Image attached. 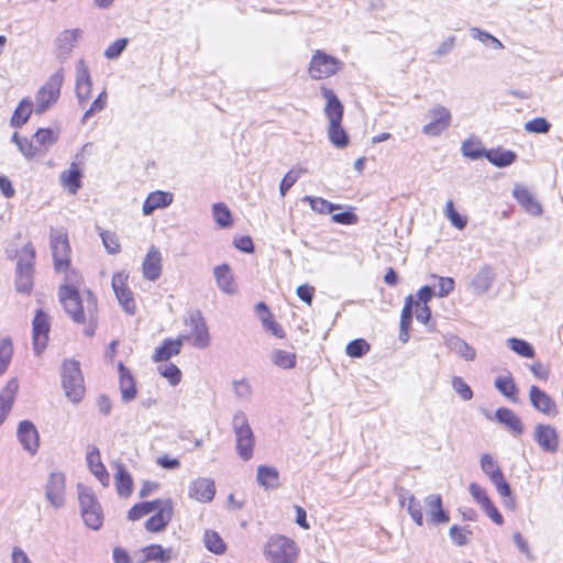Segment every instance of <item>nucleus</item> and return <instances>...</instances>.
<instances>
[{"instance_id":"473e14b6","label":"nucleus","mask_w":563,"mask_h":563,"mask_svg":"<svg viewBox=\"0 0 563 563\" xmlns=\"http://www.w3.org/2000/svg\"><path fill=\"white\" fill-rule=\"evenodd\" d=\"M114 481L118 494L121 497H129L132 494L133 481L122 463L115 465Z\"/></svg>"},{"instance_id":"72a5a7b5","label":"nucleus","mask_w":563,"mask_h":563,"mask_svg":"<svg viewBox=\"0 0 563 563\" xmlns=\"http://www.w3.org/2000/svg\"><path fill=\"white\" fill-rule=\"evenodd\" d=\"M256 481L265 489H274L279 486V474L273 466L260 465L257 467Z\"/></svg>"},{"instance_id":"603ef678","label":"nucleus","mask_w":563,"mask_h":563,"mask_svg":"<svg viewBox=\"0 0 563 563\" xmlns=\"http://www.w3.org/2000/svg\"><path fill=\"white\" fill-rule=\"evenodd\" d=\"M507 346L522 357L532 358L534 356L533 346L522 339L509 338Z\"/></svg>"},{"instance_id":"4468645a","label":"nucleus","mask_w":563,"mask_h":563,"mask_svg":"<svg viewBox=\"0 0 563 563\" xmlns=\"http://www.w3.org/2000/svg\"><path fill=\"white\" fill-rule=\"evenodd\" d=\"M66 481L62 472L49 474L46 486L45 497L54 508H62L65 505Z\"/></svg>"},{"instance_id":"9b49d317","label":"nucleus","mask_w":563,"mask_h":563,"mask_svg":"<svg viewBox=\"0 0 563 563\" xmlns=\"http://www.w3.org/2000/svg\"><path fill=\"white\" fill-rule=\"evenodd\" d=\"M82 35L84 30L79 27L66 29L59 32L54 40L56 58L60 62H65L82 38Z\"/></svg>"},{"instance_id":"20e7f679","label":"nucleus","mask_w":563,"mask_h":563,"mask_svg":"<svg viewBox=\"0 0 563 563\" xmlns=\"http://www.w3.org/2000/svg\"><path fill=\"white\" fill-rule=\"evenodd\" d=\"M60 377L66 397L75 404L81 401L85 395V386L79 362L65 361L62 365Z\"/></svg>"},{"instance_id":"0eeeda50","label":"nucleus","mask_w":563,"mask_h":563,"mask_svg":"<svg viewBox=\"0 0 563 563\" xmlns=\"http://www.w3.org/2000/svg\"><path fill=\"white\" fill-rule=\"evenodd\" d=\"M63 82L64 71L63 68H59L40 88L35 97V112L37 114L44 113L57 102Z\"/></svg>"},{"instance_id":"1a4fd4ad","label":"nucleus","mask_w":563,"mask_h":563,"mask_svg":"<svg viewBox=\"0 0 563 563\" xmlns=\"http://www.w3.org/2000/svg\"><path fill=\"white\" fill-rule=\"evenodd\" d=\"M426 119L428 123L422 126V133L437 137L449 129L452 122V114L444 106L435 104L428 110Z\"/></svg>"},{"instance_id":"6e6d98bb","label":"nucleus","mask_w":563,"mask_h":563,"mask_svg":"<svg viewBox=\"0 0 563 563\" xmlns=\"http://www.w3.org/2000/svg\"><path fill=\"white\" fill-rule=\"evenodd\" d=\"M13 355V345L9 338H3L0 340V375H2L12 358Z\"/></svg>"},{"instance_id":"f704fd0d","label":"nucleus","mask_w":563,"mask_h":563,"mask_svg":"<svg viewBox=\"0 0 563 563\" xmlns=\"http://www.w3.org/2000/svg\"><path fill=\"white\" fill-rule=\"evenodd\" d=\"M493 282V269L489 266H484L473 278L471 287L476 295H483L490 288Z\"/></svg>"},{"instance_id":"864d4df0","label":"nucleus","mask_w":563,"mask_h":563,"mask_svg":"<svg viewBox=\"0 0 563 563\" xmlns=\"http://www.w3.org/2000/svg\"><path fill=\"white\" fill-rule=\"evenodd\" d=\"M97 231L102 240L103 246L109 254H118L121 251L118 235L112 231L102 230L97 227Z\"/></svg>"},{"instance_id":"39448f33","label":"nucleus","mask_w":563,"mask_h":563,"mask_svg":"<svg viewBox=\"0 0 563 563\" xmlns=\"http://www.w3.org/2000/svg\"><path fill=\"white\" fill-rule=\"evenodd\" d=\"M232 428L239 456L244 461L251 460L255 446V435L243 411H238L233 416Z\"/></svg>"},{"instance_id":"de8ad7c7","label":"nucleus","mask_w":563,"mask_h":563,"mask_svg":"<svg viewBox=\"0 0 563 563\" xmlns=\"http://www.w3.org/2000/svg\"><path fill=\"white\" fill-rule=\"evenodd\" d=\"M144 562L161 561L168 562L170 560V550H165L159 544H151L143 550Z\"/></svg>"},{"instance_id":"f8f14e48","label":"nucleus","mask_w":563,"mask_h":563,"mask_svg":"<svg viewBox=\"0 0 563 563\" xmlns=\"http://www.w3.org/2000/svg\"><path fill=\"white\" fill-rule=\"evenodd\" d=\"M481 468L495 485L498 494L503 497H510L511 488L504 477V474L497 462L490 454H484L481 457Z\"/></svg>"},{"instance_id":"ddd939ff","label":"nucleus","mask_w":563,"mask_h":563,"mask_svg":"<svg viewBox=\"0 0 563 563\" xmlns=\"http://www.w3.org/2000/svg\"><path fill=\"white\" fill-rule=\"evenodd\" d=\"M49 330V317L42 309L36 310L32 321L33 350L36 355L45 350Z\"/></svg>"},{"instance_id":"a18cd8bd","label":"nucleus","mask_w":563,"mask_h":563,"mask_svg":"<svg viewBox=\"0 0 563 563\" xmlns=\"http://www.w3.org/2000/svg\"><path fill=\"white\" fill-rule=\"evenodd\" d=\"M205 547L214 554H223L227 551V545L218 532L207 530L203 534Z\"/></svg>"},{"instance_id":"4d7b16f0","label":"nucleus","mask_w":563,"mask_h":563,"mask_svg":"<svg viewBox=\"0 0 563 563\" xmlns=\"http://www.w3.org/2000/svg\"><path fill=\"white\" fill-rule=\"evenodd\" d=\"M470 32L473 38L484 43L485 45H490L496 49L504 48L503 43L497 37L478 27H472Z\"/></svg>"},{"instance_id":"f257e3e1","label":"nucleus","mask_w":563,"mask_h":563,"mask_svg":"<svg viewBox=\"0 0 563 563\" xmlns=\"http://www.w3.org/2000/svg\"><path fill=\"white\" fill-rule=\"evenodd\" d=\"M59 300L66 313L77 323L86 324L84 333L92 336L97 328L98 303L90 290L81 296L78 287L62 285L58 290Z\"/></svg>"},{"instance_id":"a19ab883","label":"nucleus","mask_w":563,"mask_h":563,"mask_svg":"<svg viewBox=\"0 0 563 563\" xmlns=\"http://www.w3.org/2000/svg\"><path fill=\"white\" fill-rule=\"evenodd\" d=\"M162 499H155L152 501H143L135 504L128 512V519L131 521L139 520L152 512H154L157 509L158 503H161Z\"/></svg>"},{"instance_id":"37998d69","label":"nucleus","mask_w":563,"mask_h":563,"mask_svg":"<svg viewBox=\"0 0 563 563\" xmlns=\"http://www.w3.org/2000/svg\"><path fill=\"white\" fill-rule=\"evenodd\" d=\"M302 201L309 202L311 209L320 214H329L341 209L340 205L332 203L321 197L305 196Z\"/></svg>"},{"instance_id":"a878e982","label":"nucleus","mask_w":563,"mask_h":563,"mask_svg":"<svg viewBox=\"0 0 563 563\" xmlns=\"http://www.w3.org/2000/svg\"><path fill=\"white\" fill-rule=\"evenodd\" d=\"M18 389L16 378H11L0 393V426L4 422L7 415L12 408Z\"/></svg>"},{"instance_id":"79ce46f5","label":"nucleus","mask_w":563,"mask_h":563,"mask_svg":"<svg viewBox=\"0 0 563 563\" xmlns=\"http://www.w3.org/2000/svg\"><path fill=\"white\" fill-rule=\"evenodd\" d=\"M271 360L274 365L284 369L294 368L297 363V357L295 353L280 349H276L272 352Z\"/></svg>"},{"instance_id":"c756f323","label":"nucleus","mask_w":563,"mask_h":563,"mask_svg":"<svg viewBox=\"0 0 563 563\" xmlns=\"http://www.w3.org/2000/svg\"><path fill=\"white\" fill-rule=\"evenodd\" d=\"M498 422L504 424L514 435H520L525 431V427L520 418L508 408H498L495 412Z\"/></svg>"},{"instance_id":"2eb2a0df","label":"nucleus","mask_w":563,"mask_h":563,"mask_svg":"<svg viewBox=\"0 0 563 563\" xmlns=\"http://www.w3.org/2000/svg\"><path fill=\"white\" fill-rule=\"evenodd\" d=\"M128 275L125 273H117L112 277V288L120 306L129 314H134L136 310L135 300L132 291L126 286Z\"/></svg>"},{"instance_id":"8fccbe9b","label":"nucleus","mask_w":563,"mask_h":563,"mask_svg":"<svg viewBox=\"0 0 563 563\" xmlns=\"http://www.w3.org/2000/svg\"><path fill=\"white\" fill-rule=\"evenodd\" d=\"M212 216L216 223L220 228H229L232 225V214L223 202H217L212 206Z\"/></svg>"},{"instance_id":"7ed1b4c3","label":"nucleus","mask_w":563,"mask_h":563,"mask_svg":"<svg viewBox=\"0 0 563 563\" xmlns=\"http://www.w3.org/2000/svg\"><path fill=\"white\" fill-rule=\"evenodd\" d=\"M263 552L271 563H295L298 559L299 548L292 539L274 534L268 538Z\"/></svg>"},{"instance_id":"b1692460","label":"nucleus","mask_w":563,"mask_h":563,"mask_svg":"<svg viewBox=\"0 0 563 563\" xmlns=\"http://www.w3.org/2000/svg\"><path fill=\"white\" fill-rule=\"evenodd\" d=\"M119 384L123 402H130L136 397V385L134 377L123 363H119Z\"/></svg>"},{"instance_id":"6ab92c4d","label":"nucleus","mask_w":563,"mask_h":563,"mask_svg":"<svg viewBox=\"0 0 563 563\" xmlns=\"http://www.w3.org/2000/svg\"><path fill=\"white\" fill-rule=\"evenodd\" d=\"M529 399L537 411L548 417H554L559 412L554 399L536 385H532L529 389Z\"/></svg>"},{"instance_id":"c9c22d12","label":"nucleus","mask_w":563,"mask_h":563,"mask_svg":"<svg viewBox=\"0 0 563 563\" xmlns=\"http://www.w3.org/2000/svg\"><path fill=\"white\" fill-rule=\"evenodd\" d=\"M60 183L68 191L75 195L81 187V172L76 163H71L69 169L60 174Z\"/></svg>"},{"instance_id":"09e8293b","label":"nucleus","mask_w":563,"mask_h":563,"mask_svg":"<svg viewBox=\"0 0 563 563\" xmlns=\"http://www.w3.org/2000/svg\"><path fill=\"white\" fill-rule=\"evenodd\" d=\"M462 154L472 159L485 157L486 150L481 146L477 137H470L462 143Z\"/></svg>"},{"instance_id":"0e129e2a","label":"nucleus","mask_w":563,"mask_h":563,"mask_svg":"<svg viewBox=\"0 0 563 563\" xmlns=\"http://www.w3.org/2000/svg\"><path fill=\"white\" fill-rule=\"evenodd\" d=\"M107 104V92L102 91L91 103L90 108L84 113L82 121L85 122L88 118L92 117L97 112L102 111Z\"/></svg>"},{"instance_id":"bf43d9fd","label":"nucleus","mask_w":563,"mask_h":563,"mask_svg":"<svg viewBox=\"0 0 563 563\" xmlns=\"http://www.w3.org/2000/svg\"><path fill=\"white\" fill-rule=\"evenodd\" d=\"M158 371L161 375L168 379L172 386H176L179 384L181 378L180 369L173 363H167L158 366Z\"/></svg>"},{"instance_id":"5fc2aeb1","label":"nucleus","mask_w":563,"mask_h":563,"mask_svg":"<svg viewBox=\"0 0 563 563\" xmlns=\"http://www.w3.org/2000/svg\"><path fill=\"white\" fill-rule=\"evenodd\" d=\"M307 172L306 168L298 167L291 168L282 179L279 185V191L282 197H285L287 191L296 184L302 174Z\"/></svg>"},{"instance_id":"bb28decb","label":"nucleus","mask_w":563,"mask_h":563,"mask_svg":"<svg viewBox=\"0 0 563 563\" xmlns=\"http://www.w3.org/2000/svg\"><path fill=\"white\" fill-rule=\"evenodd\" d=\"M188 339L189 336L181 335L176 340H165L161 346L156 347L153 360L155 362H164L168 361L174 355H178L184 341Z\"/></svg>"},{"instance_id":"e2e57ef3","label":"nucleus","mask_w":563,"mask_h":563,"mask_svg":"<svg viewBox=\"0 0 563 563\" xmlns=\"http://www.w3.org/2000/svg\"><path fill=\"white\" fill-rule=\"evenodd\" d=\"M551 124L544 118H534L525 123V130L530 133H548Z\"/></svg>"},{"instance_id":"c85d7f7f","label":"nucleus","mask_w":563,"mask_h":563,"mask_svg":"<svg viewBox=\"0 0 563 563\" xmlns=\"http://www.w3.org/2000/svg\"><path fill=\"white\" fill-rule=\"evenodd\" d=\"M173 202V195L166 191L151 192L145 199L142 211L144 216H151L156 209L168 207Z\"/></svg>"},{"instance_id":"4be33fe9","label":"nucleus","mask_w":563,"mask_h":563,"mask_svg":"<svg viewBox=\"0 0 563 563\" xmlns=\"http://www.w3.org/2000/svg\"><path fill=\"white\" fill-rule=\"evenodd\" d=\"M16 434L24 450L32 455L35 454L40 445L38 432L35 426L29 420H23L18 426Z\"/></svg>"},{"instance_id":"e433bc0d","label":"nucleus","mask_w":563,"mask_h":563,"mask_svg":"<svg viewBox=\"0 0 563 563\" xmlns=\"http://www.w3.org/2000/svg\"><path fill=\"white\" fill-rule=\"evenodd\" d=\"M494 385L501 395L517 402L518 388L510 373L496 377Z\"/></svg>"},{"instance_id":"052dcab7","label":"nucleus","mask_w":563,"mask_h":563,"mask_svg":"<svg viewBox=\"0 0 563 563\" xmlns=\"http://www.w3.org/2000/svg\"><path fill=\"white\" fill-rule=\"evenodd\" d=\"M369 347L364 339H355L346 345V354L351 357H362L369 351Z\"/></svg>"},{"instance_id":"4c0bfd02","label":"nucleus","mask_w":563,"mask_h":563,"mask_svg":"<svg viewBox=\"0 0 563 563\" xmlns=\"http://www.w3.org/2000/svg\"><path fill=\"white\" fill-rule=\"evenodd\" d=\"M87 463L91 473L101 482L103 486H107L109 474L100 460V454L97 449L87 454Z\"/></svg>"},{"instance_id":"7c9ffc66","label":"nucleus","mask_w":563,"mask_h":563,"mask_svg":"<svg viewBox=\"0 0 563 563\" xmlns=\"http://www.w3.org/2000/svg\"><path fill=\"white\" fill-rule=\"evenodd\" d=\"M514 197L528 213L532 216H540L542 213L541 205L527 188L516 186L514 188Z\"/></svg>"},{"instance_id":"f3484780","label":"nucleus","mask_w":563,"mask_h":563,"mask_svg":"<svg viewBox=\"0 0 563 563\" xmlns=\"http://www.w3.org/2000/svg\"><path fill=\"white\" fill-rule=\"evenodd\" d=\"M186 324L191 330L192 345L198 349H206L210 345V334L202 314L197 311L189 316Z\"/></svg>"},{"instance_id":"a211bd4d","label":"nucleus","mask_w":563,"mask_h":563,"mask_svg":"<svg viewBox=\"0 0 563 563\" xmlns=\"http://www.w3.org/2000/svg\"><path fill=\"white\" fill-rule=\"evenodd\" d=\"M76 96L80 106L88 101L91 97L92 80L89 68L84 59H79L76 64Z\"/></svg>"},{"instance_id":"423d86ee","label":"nucleus","mask_w":563,"mask_h":563,"mask_svg":"<svg viewBox=\"0 0 563 563\" xmlns=\"http://www.w3.org/2000/svg\"><path fill=\"white\" fill-rule=\"evenodd\" d=\"M78 499L84 522L92 530H98L103 523L101 506L91 488L78 484Z\"/></svg>"},{"instance_id":"6e6552de","label":"nucleus","mask_w":563,"mask_h":563,"mask_svg":"<svg viewBox=\"0 0 563 563\" xmlns=\"http://www.w3.org/2000/svg\"><path fill=\"white\" fill-rule=\"evenodd\" d=\"M49 246L55 269L57 272L67 271L70 265V245L67 233L63 230L51 229Z\"/></svg>"},{"instance_id":"ea45409f","label":"nucleus","mask_w":563,"mask_h":563,"mask_svg":"<svg viewBox=\"0 0 563 563\" xmlns=\"http://www.w3.org/2000/svg\"><path fill=\"white\" fill-rule=\"evenodd\" d=\"M400 505L402 507L407 506V511L410 515L411 519L418 525H423V514H422V505L420 500H418L413 495L408 494V496L400 495Z\"/></svg>"},{"instance_id":"f03ea898","label":"nucleus","mask_w":563,"mask_h":563,"mask_svg":"<svg viewBox=\"0 0 563 563\" xmlns=\"http://www.w3.org/2000/svg\"><path fill=\"white\" fill-rule=\"evenodd\" d=\"M323 97L327 99L324 108L325 117L329 120L328 136L330 142L338 148H344L349 144V135L342 128L343 104L338 96L330 89L322 90Z\"/></svg>"},{"instance_id":"c03bdc74","label":"nucleus","mask_w":563,"mask_h":563,"mask_svg":"<svg viewBox=\"0 0 563 563\" xmlns=\"http://www.w3.org/2000/svg\"><path fill=\"white\" fill-rule=\"evenodd\" d=\"M33 103L30 99H23L14 110L11 118V125L21 128L32 113Z\"/></svg>"},{"instance_id":"774afa93","label":"nucleus","mask_w":563,"mask_h":563,"mask_svg":"<svg viewBox=\"0 0 563 563\" xmlns=\"http://www.w3.org/2000/svg\"><path fill=\"white\" fill-rule=\"evenodd\" d=\"M126 45V38H119L104 51V56L109 59H115L122 54Z\"/></svg>"},{"instance_id":"69168bd1","label":"nucleus","mask_w":563,"mask_h":563,"mask_svg":"<svg viewBox=\"0 0 563 563\" xmlns=\"http://www.w3.org/2000/svg\"><path fill=\"white\" fill-rule=\"evenodd\" d=\"M432 277L438 279L439 290L437 295L439 297H446L454 290L455 282L452 277H440L437 275H433Z\"/></svg>"},{"instance_id":"cd10ccee","label":"nucleus","mask_w":563,"mask_h":563,"mask_svg":"<svg viewBox=\"0 0 563 563\" xmlns=\"http://www.w3.org/2000/svg\"><path fill=\"white\" fill-rule=\"evenodd\" d=\"M428 507L430 521L433 525L446 523L450 520L449 515L442 509V498L439 494H430L424 498Z\"/></svg>"},{"instance_id":"393cba45","label":"nucleus","mask_w":563,"mask_h":563,"mask_svg":"<svg viewBox=\"0 0 563 563\" xmlns=\"http://www.w3.org/2000/svg\"><path fill=\"white\" fill-rule=\"evenodd\" d=\"M444 344L451 352L465 361H474L476 357L475 349L457 335H446L444 338Z\"/></svg>"},{"instance_id":"58836bf2","label":"nucleus","mask_w":563,"mask_h":563,"mask_svg":"<svg viewBox=\"0 0 563 563\" xmlns=\"http://www.w3.org/2000/svg\"><path fill=\"white\" fill-rule=\"evenodd\" d=\"M485 157L488 159L489 163L497 167H506L511 165L516 158L517 155L515 152L510 150H486Z\"/></svg>"},{"instance_id":"3c124183","label":"nucleus","mask_w":563,"mask_h":563,"mask_svg":"<svg viewBox=\"0 0 563 563\" xmlns=\"http://www.w3.org/2000/svg\"><path fill=\"white\" fill-rule=\"evenodd\" d=\"M33 288V271L15 269V289L29 295Z\"/></svg>"},{"instance_id":"5701e85b","label":"nucleus","mask_w":563,"mask_h":563,"mask_svg":"<svg viewBox=\"0 0 563 563\" xmlns=\"http://www.w3.org/2000/svg\"><path fill=\"white\" fill-rule=\"evenodd\" d=\"M143 276L155 282L162 274V254L156 246H151L142 264Z\"/></svg>"},{"instance_id":"aec40b11","label":"nucleus","mask_w":563,"mask_h":563,"mask_svg":"<svg viewBox=\"0 0 563 563\" xmlns=\"http://www.w3.org/2000/svg\"><path fill=\"white\" fill-rule=\"evenodd\" d=\"M188 495L199 503H210L216 495V485L209 477H199L190 482Z\"/></svg>"},{"instance_id":"2f4dec72","label":"nucleus","mask_w":563,"mask_h":563,"mask_svg":"<svg viewBox=\"0 0 563 563\" xmlns=\"http://www.w3.org/2000/svg\"><path fill=\"white\" fill-rule=\"evenodd\" d=\"M213 275L217 286L225 294H235L236 288L233 283V275L228 264H221L213 268Z\"/></svg>"},{"instance_id":"9d476101","label":"nucleus","mask_w":563,"mask_h":563,"mask_svg":"<svg viewBox=\"0 0 563 563\" xmlns=\"http://www.w3.org/2000/svg\"><path fill=\"white\" fill-rule=\"evenodd\" d=\"M342 66L343 63L340 59L324 53L323 51L318 49L312 55L310 60L309 75L312 79L316 80L329 78L334 75Z\"/></svg>"},{"instance_id":"680f3d73","label":"nucleus","mask_w":563,"mask_h":563,"mask_svg":"<svg viewBox=\"0 0 563 563\" xmlns=\"http://www.w3.org/2000/svg\"><path fill=\"white\" fill-rule=\"evenodd\" d=\"M33 137L40 145L49 146L57 142L58 132L52 129H38Z\"/></svg>"},{"instance_id":"dca6fc26","label":"nucleus","mask_w":563,"mask_h":563,"mask_svg":"<svg viewBox=\"0 0 563 563\" xmlns=\"http://www.w3.org/2000/svg\"><path fill=\"white\" fill-rule=\"evenodd\" d=\"M174 515V504L172 499H162L158 503L157 509L154 511V515L146 520L145 529L151 532H161L163 531Z\"/></svg>"},{"instance_id":"13d9d810","label":"nucleus","mask_w":563,"mask_h":563,"mask_svg":"<svg viewBox=\"0 0 563 563\" xmlns=\"http://www.w3.org/2000/svg\"><path fill=\"white\" fill-rule=\"evenodd\" d=\"M446 218L451 221L452 225H454L459 230H463L467 220L465 217H462L454 208V203L452 200H449L445 205L444 209Z\"/></svg>"},{"instance_id":"49530a36","label":"nucleus","mask_w":563,"mask_h":563,"mask_svg":"<svg viewBox=\"0 0 563 563\" xmlns=\"http://www.w3.org/2000/svg\"><path fill=\"white\" fill-rule=\"evenodd\" d=\"M35 250L26 243L18 254L16 269L34 271Z\"/></svg>"},{"instance_id":"338daca9","label":"nucleus","mask_w":563,"mask_h":563,"mask_svg":"<svg viewBox=\"0 0 563 563\" xmlns=\"http://www.w3.org/2000/svg\"><path fill=\"white\" fill-rule=\"evenodd\" d=\"M452 386L456 394H459L463 400L472 399L473 391L462 377H454L452 380Z\"/></svg>"},{"instance_id":"412c9836","label":"nucleus","mask_w":563,"mask_h":563,"mask_svg":"<svg viewBox=\"0 0 563 563\" xmlns=\"http://www.w3.org/2000/svg\"><path fill=\"white\" fill-rule=\"evenodd\" d=\"M533 438L545 451L554 453L559 449V435L554 427L539 423L534 427Z\"/></svg>"}]
</instances>
